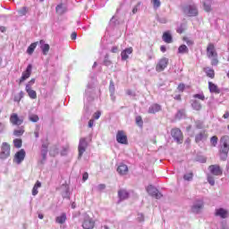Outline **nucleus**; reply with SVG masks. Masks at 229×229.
<instances>
[{
  "label": "nucleus",
  "instance_id": "f257e3e1",
  "mask_svg": "<svg viewBox=\"0 0 229 229\" xmlns=\"http://www.w3.org/2000/svg\"><path fill=\"white\" fill-rule=\"evenodd\" d=\"M229 151V136H223L220 140V158L225 161L228 158Z\"/></svg>",
  "mask_w": 229,
  "mask_h": 229
},
{
  "label": "nucleus",
  "instance_id": "f03ea898",
  "mask_svg": "<svg viewBox=\"0 0 229 229\" xmlns=\"http://www.w3.org/2000/svg\"><path fill=\"white\" fill-rule=\"evenodd\" d=\"M183 13L188 17H196L198 15V7L194 4L186 5L183 7Z\"/></svg>",
  "mask_w": 229,
  "mask_h": 229
},
{
  "label": "nucleus",
  "instance_id": "7ed1b4c3",
  "mask_svg": "<svg viewBox=\"0 0 229 229\" xmlns=\"http://www.w3.org/2000/svg\"><path fill=\"white\" fill-rule=\"evenodd\" d=\"M171 135L177 144H182L183 142V134L179 128L172 129Z\"/></svg>",
  "mask_w": 229,
  "mask_h": 229
},
{
  "label": "nucleus",
  "instance_id": "20e7f679",
  "mask_svg": "<svg viewBox=\"0 0 229 229\" xmlns=\"http://www.w3.org/2000/svg\"><path fill=\"white\" fill-rule=\"evenodd\" d=\"M203 207H205V202L203 201V199H196L191 206V212L193 214H199L201 210H203Z\"/></svg>",
  "mask_w": 229,
  "mask_h": 229
},
{
  "label": "nucleus",
  "instance_id": "39448f33",
  "mask_svg": "<svg viewBox=\"0 0 229 229\" xmlns=\"http://www.w3.org/2000/svg\"><path fill=\"white\" fill-rule=\"evenodd\" d=\"M82 228L84 229H94V220L88 215L84 214L82 216Z\"/></svg>",
  "mask_w": 229,
  "mask_h": 229
},
{
  "label": "nucleus",
  "instance_id": "423d86ee",
  "mask_svg": "<svg viewBox=\"0 0 229 229\" xmlns=\"http://www.w3.org/2000/svg\"><path fill=\"white\" fill-rule=\"evenodd\" d=\"M10 157V144L4 142L1 147L0 158L6 160Z\"/></svg>",
  "mask_w": 229,
  "mask_h": 229
},
{
  "label": "nucleus",
  "instance_id": "0eeeda50",
  "mask_svg": "<svg viewBox=\"0 0 229 229\" xmlns=\"http://www.w3.org/2000/svg\"><path fill=\"white\" fill-rule=\"evenodd\" d=\"M169 65V58L163 57L161 58L157 64L156 65V71L157 72H162V71H165V68Z\"/></svg>",
  "mask_w": 229,
  "mask_h": 229
},
{
  "label": "nucleus",
  "instance_id": "6e6552de",
  "mask_svg": "<svg viewBox=\"0 0 229 229\" xmlns=\"http://www.w3.org/2000/svg\"><path fill=\"white\" fill-rule=\"evenodd\" d=\"M147 192L149 194V196H152V198H156V199H160L162 198V193L158 191V189H157L153 185H148L147 187Z\"/></svg>",
  "mask_w": 229,
  "mask_h": 229
},
{
  "label": "nucleus",
  "instance_id": "1a4fd4ad",
  "mask_svg": "<svg viewBox=\"0 0 229 229\" xmlns=\"http://www.w3.org/2000/svg\"><path fill=\"white\" fill-rule=\"evenodd\" d=\"M24 158H26V151L23 148H21L20 151L15 153L13 162H15V164L19 165L22 164Z\"/></svg>",
  "mask_w": 229,
  "mask_h": 229
},
{
  "label": "nucleus",
  "instance_id": "9d476101",
  "mask_svg": "<svg viewBox=\"0 0 229 229\" xmlns=\"http://www.w3.org/2000/svg\"><path fill=\"white\" fill-rule=\"evenodd\" d=\"M89 146V143L87 142V140L84 138H81L79 142V158H81L83 157V153L87 151V147Z\"/></svg>",
  "mask_w": 229,
  "mask_h": 229
},
{
  "label": "nucleus",
  "instance_id": "9b49d317",
  "mask_svg": "<svg viewBox=\"0 0 229 229\" xmlns=\"http://www.w3.org/2000/svg\"><path fill=\"white\" fill-rule=\"evenodd\" d=\"M207 56L208 58H217V52L216 51V47L212 43H209L208 45Z\"/></svg>",
  "mask_w": 229,
  "mask_h": 229
},
{
  "label": "nucleus",
  "instance_id": "f8f14e48",
  "mask_svg": "<svg viewBox=\"0 0 229 229\" xmlns=\"http://www.w3.org/2000/svg\"><path fill=\"white\" fill-rule=\"evenodd\" d=\"M116 141L119 144H128V137L124 134V131H118L116 133Z\"/></svg>",
  "mask_w": 229,
  "mask_h": 229
},
{
  "label": "nucleus",
  "instance_id": "ddd939ff",
  "mask_svg": "<svg viewBox=\"0 0 229 229\" xmlns=\"http://www.w3.org/2000/svg\"><path fill=\"white\" fill-rule=\"evenodd\" d=\"M33 69V66L31 64H29L26 68V71H24L21 74V77L20 79L19 84L22 83L23 81H26L30 76H31V71Z\"/></svg>",
  "mask_w": 229,
  "mask_h": 229
},
{
  "label": "nucleus",
  "instance_id": "4468645a",
  "mask_svg": "<svg viewBox=\"0 0 229 229\" xmlns=\"http://www.w3.org/2000/svg\"><path fill=\"white\" fill-rule=\"evenodd\" d=\"M215 216L216 217H221V219H226L227 217H229V212H228V210H226L223 208H219L216 209Z\"/></svg>",
  "mask_w": 229,
  "mask_h": 229
},
{
  "label": "nucleus",
  "instance_id": "2eb2a0df",
  "mask_svg": "<svg viewBox=\"0 0 229 229\" xmlns=\"http://www.w3.org/2000/svg\"><path fill=\"white\" fill-rule=\"evenodd\" d=\"M208 169L214 176H221V174H223V170H221V167L218 165H211Z\"/></svg>",
  "mask_w": 229,
  "mask_h": 229
},
{
  "label": "nucleus",
  "instance_id": "dca6fc26",
  "mask_svg": "<svg viewBox=\"0 0 229 229\" xmlns=\"http://www.w3.org/2000/svg\"><path fill=\"white\" fill-rule=\"evenodd\" d=\"M92 92H94V84H88L85 91V98L88 101H92L94 99Z\"/></svg>",
  "mask_w": 229,
  "mask_h": 229
},
{
  "label": "nucleus",
  "instance_id": "f3484780",
  "mask_svg": "<svg viewBox=\"0 0 229 229\" xmlns=\"http://www.w3.org/2000/svg\"><path fill=\"white\" fill-rule=\"evenodd\" d=\"M10 123H12V124H13L14 126H21V124L24 123V120L19 118V115L17 114H13L10 117Z\"/></svg>",
  "mask_w": 229,
  "mask_h": 229
},
{
  "label": "nucleus",
  "instance_id": "a211bd4d",
  "mask_svg": "<svg viewBox=\"0 0 229 229\" xmlns=\"http://www.w3.org/2000/svg\"><path fill=\"white\" fill-rule=\"evenodd\" d=\"M118 203H121V201H124V199H128L130 198V193L126 190H120L118 191Z\"/></svg>",
  "mask_w": 229,
  "mask_h": 229
},
{
  "label": "nucleus",
  "instance_id": "6ab92c4d",
  "mask_svg": "<svg viewBox=\"0 0 229 229\" xmlns=\"http://www.w3.org/2000/svg\"><path fill=\"white\" fill-rule=\"evenodd\" d=\"M117 173L121 175V176H124L126 174H128V165H126L125 164L121 163L118 167H117Z\"/></svg>",
  "mask_w": 229,
  "mask_h": 229
},
{
  "label": "nucleus",
  "instance_id": "aec40b11",
  "mask_svg": "<svg viewBox=\"0 0 229 229\" xmlns=\"http://www.w3.org/2000/svg\"><path fill=\"white\" fill-rule=\"evenodd\" d=\"M133 53V48L132 47H128L125 48L123 51L121 53L122 60L124 62L130 58V55Z\"/></svg>",
  "mask_w": 229,
  "mask_h": 229
},
{
  "label": "nucleus",
  "instance_id": "412c9836",
  "mask_svg": "<svg viewBox=\"0 0 229 229\" xmlns=\"http://www.w3.org/2000/svg\"><path fill=\"white\" fill-rule=\"evenodd\" d=\"M39 44H40V49L43 55L46 56L49 53V49H50L49 44H46V41H44V39H41L39 41Z\"/></svg>",
  "mask_w": 229,
  "mask_h": 229
},
{
  "label": "nucleus",
  "instance_id": "4be33fe9",
  "mask_svg": "<svg viewBox=\"0 0 229 229\" xmlns=\"http://www.w3.org/2000/svg\"><path fill=\"white\" fill-rule=\"evenodd\" d=\"M208 89L211 94H221V89H219V87H217V85H216L212 81L208 82Z\"/></svg>",
  "mask_w": 229,
  "mask_h": 229
},
{
  "label": "nucleus",
  "instance_id": "5701e85b",
  "mask_svg": "<svg viewBox=\"0 0 229 229\" xmlns=\"http://www.w3.org/2000/svg\"><path fill=\"white\" fill-rule=\"evenodd\" d=\"M47 148H49V143L46 142L42 144L41 148V157L43 160H46L47 158Z\"/></svg>",
  "mask_w": 229,
  "mask_h": 229
},
{
  "label": "nucleus",
  "instance_id": "b1692460",
  "mask_svg": "<svg viewBox=\"0 0 229 229\" xmlns=\"http://www.w3.org/2000/svg\"><path fill=\"white\" fill-rule=\"evenodd\" d=\"M162 110V106L158 104H153L148 107V114H157V112H160Z\"/></svg>",
  "mask_w": 229,
  "mask_h": 229
},
{
  "label": "nucleus",
  "instance_id": "393cba45",
  "mask_svg": "<svg viewBox=\"0 0 229 229\" xmlns=\"http://www.w3.org/2000/svg\"><path fill=\"white\" fill-rule=\"evenodd\" d=\"M162 38L166 44H172L173 42V36L169 31L164 32Z\"/></svg>",
  "mask_w": 229,
  "mask_h": 229
},
{
  "label": "nucleus",
  "instance_id": "a878e982",
  "mask_svg": "<svg viewBox=\"0 0 229 229\" xmlns=\"http://www.w3.org/2000/svg\"><path fill=\"white\" fill-rule=\"evenodd\" d=\"M25 90H26L29 98H30V99H37V91L33 90L30 87H25Z\"/></svg>",
  "mask_w": 229,
  "mask_h": 229
},
{
  "label": "nucleus",
  "instance_id": "bb28decb",
  "mask_svg": "<svg viewBox=\"0 0 229 229\" xmlns=\"http://www.w3.org/2000/svg\"><path fill=\"white\" fill-rule=\"evenodd\" d=\"M109 92L111 94L112 100L114 101L115 97L114 96V94H115V85L114 84V81H110Z\"/></svg>",
  "mask_w": 229,
  "mask_h": 229
},
{
  "label": "nucleus",
  "instance_id": "cd10ccee",
  "mask_svg": "<svg viewBox=\"0 0 229 229\" xmlns=\"http://www.w3.org/2000/svg\"><path fill=\"white\" fill-rule=\"evenodd\" d=\"M201 140H207V133L204 131L195 136V142H201Z\"/></svg>",
  "mask_w": 229,
  "mask_h": 229
},
{
  "label": "nucleus",
  "instance_id": "c85d7f7f",
  "mask_svg": "<svg viewBox=\"0 0 229 229\" xmlns=\"http://www.w3.org/2000/svg\"><path fill=\"white\" fill-rule=\"evenodd\" d=\"M41 187L42 183L39 181H37L32 189V196H37V194H38V189H40Z\"/></svg>",
  "mask_w": 229,
  "mask_h": 229
},
{
  "label": "nucleus",
  "instance_id": "c756f323",
  "mask_svg": "<svg viewBox=\"0 0 229 229\" xmlns=\"http://www.w3.org/2000/svg\"><path fill=\"white\" fill-rule=\"evenodd\" d=\"M191 106H192L193 110H197V112H199V110H201V108H202L201 103L198 100H192Z\"/></svg>",
  "mask_w": 229,
  "mask_h": 229
},
{
  "label": "nucleus",
  "instance_id": "7c9ffc66",
  "mask_svg": "<svg viewBox=\"0 0 229 229\" xmlns=\"http://www.w3.org/2000/svg\"><path fill=\"white\" fill-rule=\"evenodd\" d=\"M179 55H187L189 53V47L185 45H181L178 48Z\"/></svg>",
  "mask_w": 229,
  "mask_h": 229
},
{
  "label": "nucleus",
  "instance_id": "2f4dec72",
  "mask_svg": "<svg viewBox=\"0 0 229 229\" xmlns=\"http://www.w3.org/2000/svg\"><path fill=\"white\" fill-rule=\"evenodd\" d=\"M37 44H38V42H34L29 46L27 49L28 55H33L35 49H37Z\"/></svg>",
  "mask_w": 229,
  "mask_h": 229
},
{
  "label": "nucleus",
  "instance_id": "473e14b6",
  "mask_svg": "<svg viewBox=\"0 0 229 229\" xmlns=\"http://www.w3.org/2000/svg\"><path fill=\"white\" fill-rule=\"evenodd\" d=\"M66 220L67 215H65V213H63L60 216L56 217V223H58L59 225H64V223H65Z\"/></svg>",
  "mask_w": 229,
  "mask_h": 229
},
{
  "label": "nucleus",
  "instance_id": "72a5a7b5",
  "mask_svg": "<svg viewBox=\"0 0 229 229\" xmlns=\"http://www.w3.org/2000/svg\"><path fill=\"white\" fill-rule=\"evenodd\" d=\"M55 12L58 15H63V13H65V7H64V4H60L55 7Z\"/></svg>",
  "mask_w": 229,
  "mask_h": 229
},
{
  "label": "nucleus",
  "instance_id": "f704fd0d",
  "mask_svg": "<svg viewBox=\"0 0 229 229\" xmlns=\"http://www.w3.org/2000/svg\"><path fill=\"white\" fill-rule=\"evenodd\" d=\"M150 3L154 10H158V8L162 6V2H160V0H151Z\"/></svg>",
  "mask_w": 229,
  "mask_h": 229
},
{
  "label": "nucleus",
  "instance_id": "c9c22d12",
  "mask_svg": "<svg viewBox=\"0 0 229 229\" xmlns=\"http://www.w3.org/2000/svg\"><path fill=\"white\" fill-rule=\"evenodd\" d=\"M205 72L208 78L213 79L216 76V73L212 68H205Z\"/></svg>",
  "mask_w": 229,
  "mask_h": 229
},
{
  "label": "nucleus",
  "instance_id": "e433bc0d",
  "mask_svg": "<svg viewBox=\"0 0 229 229\" xmlns=\"http://www.w3.org/2000/svg\"><path fill=\"white\" fill-rule=\"evenodd\" d=\"M192 178H194V174L192 172H190L183 175V180L186 182H192Z\"/></svg>",
  "mask_w": 229,
  "mask_h": 229
},
{
  "label": "nucleus",
  "instance_id": "4c0bfd02",
  "mask_svg": "<svg viewBox=\"0 0 229 229\" xmlns=\"http://www.w3.org/2000/svg\"><path fill=\"white\" fill-rule=\"evenodd\" d=\"M13 135L15 137H21V135H24V128H20L18 130H14Z\"/></svg>",
  "mask_w": 229,
  "mask_h": 229
},
{
  "label": "nucleus",
  "instance_id": "58836bf2",
  "mask_svg": "<svg viewBox=\"0 0 229 229\" xmlns=\"http://www.w3.org/2000/svg\"><path fill=\"white\" fill-rule=\"evenodd\" d=\"M203 8H204L205 12H208V13L212 12V4L204 2Z\"/></svg>",
  "mask_w": 229,
  "mask_h": 229
},
{
  "label": "nucleus",
  "instance_id": "ea45409f",
  "mask_svg": "<svg viewBox=\"0 0 229 229\" xmlns=\"http://www.w3.org/2000/svg\"><path fill=\"white\" fill-rule=\"evenodd\" d=\"M176 119H183L185 117V110H179L175 114Z\"/></svg>",
  "mask_w": 229,
  "mask_h": 229
},
{
  "label": "nucleus",
  "instance_id": "a19ab883",
  "mask_svg": "<svg viewBox=\"0 0 229 229\" xmlns=\"http://www.w3.org/2000/svg\"><path fill=\"white\" fill-rule=\"evenodd\" d=\"M38 120L39 118H38V115L37 114H30L29 116V121H31V123H38Z\"/></svg>",
  "mask_w": 229,
  "mask_h": 229
},
{
  "label": "nucleus",
  "instance_id": "79ce46f5",
  "mask_svg": "<svg viewBox=\"0 0 229 229\" xmlns=\"http://www.w3.org/2000/svg\"><path fill=\"white\" fill-rule=\"evenodd\" d=\"M14 148H22V140L15 139L13 140Z\"/></svg>",
  "mask_w": 229,
  "mask_h": 229
},
{
  "label": "nucleus",
  "instance_id": "37998d69",
  "mask_svg": "<svg viewBox=\"0 0 229 229\" xmlns=\"http://www.w3.org/2000/svg\"><path fill=\"white\" fill-rule=\"evenodd\" d=\"M18 13L21 15V17L26 15V13H28V7H22L18 11Z\"/></svg>",
  "mask_w": 229,
  "mask_h": 229
},
{
  "label": "nucleus",
  "instance_id": "c03bdc74",
  "mask_svg": "<svg viewBox=\"0 0 229 229\" xmlns=\"http://www.w3.org/2000/svg\"><path fill=\"white\" fill-rule=\"evenodd\" d=\"M193 98L195 99H200V101H205V95L203 93L195 94Z\"/></svg>",
  "mask_w": 229,
  "mask_h": 229
},
{
  "label": "nucleus",
  "instance_id": "a18cd8bd",
  "mask_svg": "<svg viewBox=\"0 0 229 229\" xmlns=\"http://www.w3.org/2000/svg\"><path fill=\"white\" fill-rule=\"evenodd\" d=\"M217 136H212L211 139H210V142H211V145L216 148V146H217Z\"/></svg>",
  "mask_w": 229,
  "mask_h": 229
},
{
  "label": "nucleus",
  "instance_id": "49530a36",
  "mask_svg": "<svg viewBox=\"0 0 229 229\" xmlns=\"http://www.w3.org/2000/svg\"><path fill=\"white\" fill-rule=\"evenodd\" d=\"M136 124L140 126V128H142V125L144 124V122L142 121V117L140 116L136 117Z\"/></svg>",
  "mask_w": 229,
  "mask_h": 229
},
{
  "label": "nucleus",
  "instance_id": "de8ad7c7",
  "mask_svg": "<svg viewBox=\"0 0 229 229\" xmlns=\"http://www.w3.org/2000/svg\"><path fill=\"white\" fill-rule=\"evenodd\" d=\"M208 182L209 184H211L212 186L216 185V180L214 179L213 176L208 175Z\"/></svg>",
  "mask_w": 229,
  "mask_h": 229
},
{
  "label": "nucleus",
  "instance_id": "09e8293b",
  "mask_svg": "<svg viewBox=\"0 0 229 229\" xmlns=\"http://www.w3.org/2000/svg\"><path fill=\"white\" fill-rule=\"evenodd\" d=\"M104 65H106V67L112 65V62L110 60H108V55H106V57H105Z\"/></svg>",
  "mask_w": 229,
  "mask_h": 229
},
{
  "label": "nucleus",
  "instance_id": "8fccbe9b",
  "mask_svg": "<svg viewBox=\"0 0 229 229\" xmlns=\"http://www.w3.org/2000/svg\"><path fill=\"white\" fill-rule=\"evenodd\" d=\"M157 21L161 24H165L167 22V18H165V17H157Z\"/></svg>",
  "mask_w": 229,
  "mask_h": 229
},
{
  "label": "nucleus",
  "instance_id": "3c124183",
  "mask_svg": "<svg viewBox=\"0 0 229 229\" xmlns=\"http://www.w3.org/2000/svg\"><path fill=\"white\" fill-rule=\"evenodd\" d=\"M140 6V2H139L138 4L133 7V9H132V13L133 14H135L139 12Z\"/></svg>",
  "mask_w": 229,
  "mask_h": 229
},
{
  "label": "nucleus",
  "instance_id": "603ef678",
  "mask_svg": "<svg viewBox=\"0 0 229 229\" xmlns=\"http://www.w3.org/2000/svg\"><path fill=\"white\" fill-rule=\"evenodd\" d=\"M35 85V79H31L27 84L26 87L31 88Z\"/></svg>",
  "mask_w": 229,
  "mask_h": 229
},
{
  "label": "nucleus",
  "instance_id": "864d4df0",
  "mask_svg": "<svg viewBox=\"0 0 229 229\" xmlns=\"http://www.w3.org/2000/svg\"><path fill=\"white\" fill-rule=\"evenodd\" d=\"M177 89L179 92H183L185 90V84H179Z\"/></svg>",
  "mask_w": 229,
  "mask_h": 229
},
{
  "label": "nucleus",
  "instance_id": "5fc2aeb1",
  "mask_svg": "<svg viewBox=\"0 0 229 229\" xmlns=\"http://www.w3.org/2000/svg\"><path fill=\"white\" fill-rule=\"evenodd\" d=\"M97 189H98V191H105V189H106V185H105V184H98Z\"/></svg>",
  "mask_w": 229,
  "mask_h": 229
},
{
  "label": "nucleus",
  "instance_id": "6e6d98bb",
  "mask_svg": "<svg viewBox=\"0 0 229 229\" xmlns=\"http://www.w3.org/2000/svg\"><path fill=\"white\" fill-rule=\"evenodd\" d=\"M94 119L98 120L101 117V113L99 111L96 112L93 115Z\"/></svg>",
  "mask_w": 229,
  "mask_h": 229
},
{
  "label": "nucleus",
  "instance_id": "4d7b16f0",
  "mask_svg": "<svg viewBox=\"0 0 229 229\" xmlns=\"http://www.w3.org/2000/svg\"><path fill=\"white\" fill-rule=\"evenodd\" d=\"M219 64V61L217 60V57H213L211 64L212 65H217Z\"/></svg>",
  "mask_w": 229,
  "mask_h": 229
},
{
  "label": "nucleus",
  "instance_id": "13d9d810",
  "mask_svg": "<svg viewBox=\"0 0 229 229\" xmlns=\"http://www.w3.org/2000/svg\"><path fill=\"white\" fill-rule=\"evenodd\" d=\"M63 198H69V190L66 189L64 192L62 193Z\"/></svg>",
  "mask_w": 229,
  "mask_h": 229
},
{
  "label": "nucleus",
  "instance_id": "bf43d9fd",
  "mask_svg": "<svg viewBox=\"0 0 229 229\" xmlns=\"http://www.w3.org/2000/svg\"><path fill=\"white\" fill-rule=\"evenodd\" d=\"M82 180H83V182H87V180H89V174L88 173L83 174Z\"/></svg>",
  "mask_w": 229,
  "mask_h": 229
},
{
  "label": "nucleus",
  "instance_id": "052dcab7",
  "mask_svg": "<svg viewBox=\"0 0 229 229\" xmlns=\"http://www.w3.org/2000/svg\"><path fill=\"white\" fill-rule=\"evenodd\" d=\"M185 42H186L187 46H192L194 44V42L189 38H186Z\"/></svg>",
  "mask_w": 229,
  "mask_h": 229
},
{
  "label": "nucleus",
  "instance_id": "680f3d73",
  "mask_svg": "<svg viewBox=\"0 0 229 229\" xmlns=\"http://www.w3.org/2000/svg\"><path fill=\"white\" fill-rule=\"evenodd\" d=\"M4 131V123H0V133H3Z\"/></svg>",
  "mask_w": 229,
  "mask_h": 229
},
{
  "label": "nucleus",
  "instance_id": "e2e57ef3",
  "mask_svg": "<svg viewBox=\"0 0 229 229\" xmlns=\"http://www.w3.org/2000/svg\"><path fill=\"white\" fill-rule=\"evenodd\" d=\"M118 50H119V48L117 47H113L111 48V53H117Z\"/></svg>",
  "mask_w": 229,
  "mask_h": 229
},
{
  "label": "nucleus",
  "instance_id": "0e129e2a",
  "mask_svg": "<svg viewBox=\"0 0 229 229\" xmlns=\"http://www.w3.org/2000/svg\"><path fill=\"white\" fill-rule=\"evenodd\" d=\"M76 37H78V35L76 34V32L72 33V35H71L72 40H76Z\"/></svg>",
  "mask_w": 229,
  "mask_h": 229
},
{
  "label": "nucleus",
  "instance_id": "69168bd1",
  "mask_svg": "<svg viewBox=\"0 0 229 229\" xmlns=\"http://www.w3.org/2000/svg\"><path fill=\"white\" fill-rule=\"evenodd\" d=\"M92 126H94V120L93 119L89 121V128H92Z\"/></svg>",
  "mask_w": 229,
  "mask_h": 229
},
{
  "label": "nucleus",
  "instance_id": "338daca9",
  "mask_svg": "<svg viewBox=\"0 0 229 229\" xmlns=\"http://www.w3.org/2000/svg\"><path fill=\"white\" fill-rule=\"evenodd\" d=\"M228 117H229V112L227 111V112H225V114L223 115V118H224V119H228Z\"/></svg>",
  "mask_w": 229,
  "mask_h": 229
},
{
  "label": "nucleus",
  "instance_id": "774afa93",
  "mask_svg": "<svg viewBox=\"0 0 229 229\" xmlns=\"http://www.w3.org/2000/svg\"><path fill=\"white\" fill-rule=\"evenodd\" d=\"M177 33H183V29L182 27H179L177 29Z\"/></svg>",
  "mask_w": 229,
  "mask_h": 229
}]
</instances>
